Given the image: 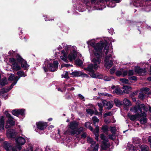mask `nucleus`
Listing matches in <instances>:
<instances>
[{"label": "nucleus", "mask_w": 151, "mask_h": 151, "mask_svg": "<svg viewBox=\"0 0 151 151\" xmlns=\"http://www.w3.org/2000/svg\"><path fill=\"white\" fill-rule=\"evenodd\" d=\"M87 141L91 144L90 147V149H92L93 151H98L99 145L98 143L94 141L93 139L89 137H87Z\"/></svg>", "instance_id": "obj_9"}, {"label": "nucleus", "mask_w": 151, "mask_h": 151, "mask_svg": "<svg viewBox=\"0 0 151 151\" xmlns=\"http://www.w3.org/2000/svg\"><path fill=\"white\" fill-rule=\"evenodd\" d=\"M99 132V128L97 127L93 131V132L95 136V139L97 141L98 140Z\"/></svg>", "instance_id": "obj_31"}, {"label": "nucleus", "mask_w": 151, "mask_h": 151, "mask_svg": "<svg viewBox=\"0 0 151 151\" xmlns=\"http://www.w3.org/2000/svg\"><path fill=\"white\" fill-rule=\"evenodd\" d=\"M9 55L10 56H15L16 58L17 55H19L17 54L15 51L14 52L12 50H10L8 52Z\"/></svg>", "instance_id": "obj_38"}, {"label": "nucleus", "mask_w": 151, "mask_h": 151, "mask_svg": "<svg viewBox=\"0 0 151 151\" xmlns=\"http://www.w3.org/2000/svg\"><path fill=\"white\" fill-rule=\"evenodd\" d=\"M113 92L114 93H116L117 94H122L123 92H125V91H124L122 92V91L119 88H116L114 91Z\"/></svg>", "instance_id": "obj_37"}, {"label": "nucleus", "mask_w": 151, "mask_h": 151, "mask_svg": "<svg viewBox=\"0 0 151 151\" xmlns=\"http://www.w3.org/2000/svg\"><path fill=\"white\" fill-rule=\"evenodd\" d=\"M114 101L115 104L117 106H120L122 104V101L117 99H114Z\"/></svg>", "instance_id": "obj_32"}, {"label": "nucleus", "mask_w": 151, "mask_h": 151, "mask_svg": "<svg viewBox=\"0 0 151 151\" xmlns=\"http://www.w3.org/2000/svg\"><path fill=\"white\" fill-rule=\"evenodd\" d=\"M5 113L6 115V116L9 118H11L12 117L10 114L8 113V112H5Z\"/></svg>", "instance_id": "obj_58"}, {"label": "nucleus", "mask_w": 151, "mask_h": 151, "mask_svg": "<svg viewBox=\"0 0 151 151\" xmlns=\"http://www.w3.org/2000/svg\"><path fill=\"white\" fill-rule=\"evenodd\" d=\"M138 97L140 99L143 100L145 98V95L143 93H140L139 94Z\"/></svg>", "instance_id": "obj_49"}, {"label": "nucleus", "mask_w": 151, "mask_h": 151, "mask_svg": "<svg viewBox=\"0 0 151 151\" xmlns=\"http://www.w3.org/2000/svg\"><path fill=\"white\" fill-rule=\"evenodd\" d=\"M119 80L122 83L125 84H128L129 82L128 80L126 78H120L119 79Z\"/></svg>", "instance_id": "obj_44"}, {"label": "nucleus", "mask_w": 151, "mask_h": 151, "mask_svg": "<svg viewBox=\"0 0 151 151\" xmlns=\"http://www.w3.org/2000/svg\"><path fill=\"white\" fill-rule=\"evenodd\" d=\"M64 49L59 52L62 55L60 57V58L64 62H72L76 59L77 56V47L75 46L67 45L65 43H62Z\"/></svg>", "instance_id": "obj_3"}, {"label": "nucleus", "mask_w": 151, "mask_h": 151, "mask_svg": "<svg viewBox=\"0 0 151 151\" xmlns=\"http://www.w3.org/2000/svg\"><path fill=\"white\" fill-rule=\"evenodd\" d=\"M78 96L79 98L82 99L83 101H85V97L84 96H83L81 94H79L78 95Z\"/></svg>", "instance_id": "obj_52"}, {"label": "nucleus", "mask_w": 151, "mask_h": 151, "mask_svg": "<svg viewBox=\"0 0 151 151\" xmlns=\"http://www.w3.org/2000/svg\"><path fill=\"white\" fill-rule=\"evenodd\" d=\"M24 110L23 109H15L12 111V114L16 116H18L19 115L23 116L24 115Z\"/></svg>", "instance_id": "obj_17"}, {"label": "nucleus", "mask_w": 151, "mask_h": 151, "mask_svg": "<svg viewBox=\"0 0 151 151\" xmlns=\"http://www.w3.org/2000/svg\"><path fill=\"white\" fill-rule=\"evenodd\" d=\"M128 116L130 118L131 120L132 121H134L137 118H140V114H136L135 115H130L129 114H128Z\"/></svg>", "instance_id": "obj_26"}, {"label": "nucleus", "mask_w": 151, "mask_h": 151, "mask_svg": "<svg viewBox=\"0 0 151 151\" xmlns=\"http://www.w3.org/2000/svg\"><path fill=\"white\" fill-rule=\"evenodd\" d=\"M16 59L17 61L20 63L21 66L24 70H27L29 67L27 62L23 59L19 55H17L16 56Z\"/></svg>", "instance_id": "obj_8"}, {"label": "nucleus", "mask_w": 151, "mask_h": 151, "mask_svg": "<svg viewBox=\"0 0 151 151\" xmlns=\"http://www.w3.org/2000/svg\"><path fill=\"white\" fill-rule=\"evenodd\" d=\"M137 149L134 147L133 145L130 144H128L127 147V150L129 151H137Z\"/></svg>", "instance_id": "obj_28"}, {"label": "nucleus", "mask_w": 151, "mask_h": 151, "mask_svg": "<svg viewBox=\"0 0 151 151\" xmlns=\"http://www.w3.org/2000/svg\"><path fill=\"white\" fill-rule=\"evenodd\" d=\"M104 103L105 104V105L106 106H107L106 108L108 109H111L113 106V102L111 101L107 102L105 100L104 101Z\"/></svg>", "instance_id": "obj_25"}, {"label": "nucleus", "mask_w": 151, "mask_h": 151, "mask_svg": "<svg viewBox=\"0 0 151 151\" xmlns=\"http://www.w3.org/2000/svg\"><path fill=\"white\" fill-rule=\"evenodd\" d=\"M71 74L73 77H78L82 76H83V77H88L87 75L83 73L80 71H74L72 72L71 73Z\"/></svg>", "instance_id": "obj_19"}, {"label": "nucleus", "mask_w": 151, "mask_h": 151, "mask_svg": "<svg viewBox=\"0 0 151 151\" xmlns=\"http://www.w3.org/2000/svg\"><path fill=\"white\" fill-rule=\"evenodd\" d=\"M69 126V132L70 134H71L72 132L74 131L75 129L77 128L78 126V124L75 122H70L68 124Z\"/></svg>", "instance_id": "obj_12"}, {"label": "nucleus", "mask_w": 151, "mask_h": 151, "mask_svg": "<svg viewBox=\"0 0 151 151\" xmlns=\"http://www.w3.org/2000/svg\"><path fill=\"white\" fill-rule=\"evenodd\" d=\"M26 137L25 136H18L15 138L16 143L15 147L17 151H20L22 149V146L24 145L26 140Z\"/></svg>", "instance_id": "obj_6"}, {"label": "nucleus", "mask_w": 151, "mask_h": 151, "mask_svg": "<svg viewBox=\"0 0 151 151\" xmlns=\"http://www.w3.org/2000/svg\"><path fill=\"white\" fill-rule=\"evenodd\" d=\"M140 142V139L138 138H134L133 139V142L134 144H137L138 143Z\"/></svg>", "instance_id": "obj_46"}, {"label": "nucleus", "mask_w": 151, "mask_h": 151, "mask_svg": "<svg viewBox=\"0 0 151 151\" xmlns=\"http://www.w3.org/2000/svg\"><path fill=\"white\" fill-rule=\"evenodd\" d=\"M91 123L89 122H87L85 123V126L88 128L91 131H93V129L92 127L90 126Z\"/></svg>", "instance_id": "obj_39"}, {"label": "nucleus", "mask_w": 151, "mask_h": 151, "mask_svg": "<svg viewBox=\"0 0 151 151\" xmlns=\"http://www.w3.org/2000/svg\"><path fill=\"white\" fill-rule=\"evenodd\" d=\"M5 117L1 116L0 118V131L2 132L4 129Z\"/></svg>", "instance_id": "obj_23"}, {"label": "nucleus", "mask_w": 151, "mask_h": 151, "mask_svg": "<svg viewBox=\"0 0 151 151\" xmlns=\"http://www.w3.org/2000/svg\"><path fill=\"white\" fill-rule=\"evenodd\" d=\"M122 88L125 90H131L132 89V88L131 87L129 86H124Z\"/></svg>", "instance_id": "obj_51"}, {"label": "nucleus", "mask_w": 151, "mask_h": 151, "mask_svg": "<svg viewBox=\"0 0 151 151\" xmlns=\"http://www.w3.org/2000/svg\"><path fill=\"white\" fill-rule=\"evenodd\" d=\"M62 78H64L66 79H68L69 78V77L68 75V72H64L63 74L62 75Z\"/></svg>", "instance_id": "obj_43"}, {"label": "nucleus", "mask_w": 151, "mask_h": 151, "mask_svg": "<svg viewBox=\"0 0 151 151\" xmlns=\"http://www.w3.org/2000/svg\"><path fill=\"white\" fill-rule=\"evenodd\" d=\"M15 122L13 120V118H9L6 121V128H8L10 127L11 126L14 125Z\"/></svg>", "instance_id": "obj_21"}, {"label": "nucleus", "mask_w": 151, "mask_h": 151, "mask_svg": "<svg viewBox=\"0 0 151 151\" xmlns=\"http://www.w3.org/2000/svg\"><path fill=\"white\" fill-rule=\"evenodd\" d=\"M83 130V127H81L79 128H78L75 129L74 131L72 132L71 135H74L75 134L78 135L80 134Z\"/></svg>", "instance_id": "obj_22"}, {"label": "nucleus", "mask_w": 151, "mask_h": 151, "mask_svg": "<svg viewBox=\"0 0 151 151\" xmlns=\"http://www.w3.org/2000/svg\"><path fill=\"white\" fill-rule=\"evenodd\" d=\"M135 70L136 73L142 76L145 75L146 72L145 68H140L139 67L136 68Z\"/></svg>", "instance_id": "obj_20"}, {"label": "nucleus", "mask_w": 151, "mask_h": 151, "mask_svg": "<svg viewBox=\"0 0 151 151\" xmlns=\"http://www.w3.org/2000/svg\"><path fill=\"white\" fill-rule=\"evenodd\" d=\"M98 94L99 95H103L106 96H108L109 97H111L112 96L111 94L107 93H99Z\"/></svg>", "instance_id": "obj_50"}, {"label": "nucleus", "mask_w": 151, "mask_h": 151, "mask_svg": "<svg viewBox=\"0 0 151 151\" xmlns=\"http://www.w3.org/2000/svg\"><path fill=\"white\" fill-rule=\"evenodd\" d=\"M72 86V85L71 84H65L64 86V88L65 91L66 89H67L68 90H74L75 89V88L74 87H71L69 88H68V87H70Z\"/></svg>", "instance_id": "obj_34"}, {"label": "nucleus", "mask_w": 151, "mask_h": 151, "mask_svg": "<svg viewBox=\"0 0 151 151\" xmlns=\"http://www.w3.org/2000/svg\"><path fill=\"white\" fill-rule=\"evenodd\" d=\"M109 138L110 139L114 140L115 139V137L114 134H110L109 135Z\"/></svg>", "instance_id": "obj_55"}, {"label": "nucleus", "mask_w": 151, "mask_h": 151, "mask_svg": "<svg viewBox=\"0 0 151 151\" xmlns=\"http://www.w3.org/2000/svg\"><path fill=\"white\" fill-rule=\"evenodd\" d=\"M129 80L136 81L137 80V78L135 76H131L129 77Z\"/></svg>", "instance_id": "obj_53"}, {"label": "nucleus", "mask_w": 151, "mask_h": 151, "mask_svg": "<svg viewBox=\"0 0 151 151\" xmlns=\"http://www.w3.org/2000/svg\"><path fill=\"white\" fill-rule=\"evenodd\" d=\"M23 151H33L32 147L30 146L29 148H28L27 150H24Z\"/></svg>", "instance_id": "obj_60"}, {"label": "nucleus", "mask_w": 151, "mask_h": 151, "mask_svg": "<svg viewBox=\"0 0 151 151\" xmlns=\"http://www.w3.org/2000/svg\"><path fill=\"white\" fill-rule=\"evenodd\" d=\"M138 106H139L140 108H141V112L142 113V109L144 111H147V108H146L145 106V105L144 104H141L140 105Z\"/></svg>", "instance_id": "obj_40"}, {"label": "nucleus", "mask_w": 151, "mask_h": 151, "mask_svg": "<svg viewBox=\"0 0 151 151\" xmlns=\"http://www.w3.org/2000/svg\"><path fill=\"white\" fill-rule=\"evenodd\" d=\"M9 62L11 64L12 68L15 70H19L21 69V67L17 62V60L12 58L9 59Z\"/></svg>", "instance_id": "obj_7"}, {"label": "nucleus", "mask_w": 151, "mask_h": 151, "mask_svg": "<svg viewBox=\"0 0 151 151\" xmlns=\"http://www.w3.org/2000/svg\"><path fill=\"white\" fill-rule=\"evenodd\" d=\"M110 71L111 74L114 73L115 71V69L114 68H113L110 70Z\"/></svg>", "instance_id": "obj_61"}, {"label": "nucleus", "mask_w": 151, "mask_h": 151, "mask_svg": "<svg viewBox=\"0 0 151 151\" xmlns=\"http://www.w3.org/2000/svg\"><path fill=\"white\" fill-rule=\"evenodd\" d=\"M111 113L110 112H108L106 113L104 115V117H106L108 116H111Z\"/></svg>", "instance_id": "obj_59"}, {"label": "nucleus", "mask_w": 151, "mask_h": 151, "mask_svg": "<svg viewBox=\"0 0 151 151\" xmlns=\"http://www.w3.org/2000/svg\"><path fill=\"white\" fill-rule=\"evenodd\" d=\"M102 129L104 132H106L108 131V127L106 125H104L102 127Z\"/></svg>", "instance_id": "obj_45"}, {"label": "nucleus", "mask_w": 151, "mask_h": 151, "mask_svg": "<svg viewBox=\"0 0 151 151\" xmlns=\"http://www.w3.org/2000/svg\"><path fill=\"white\" fill-rule=\"evenodd\" d=\"M142 91L145 92L147 94H151V90L150 88L147 87L143 88L142 89Z\"/></svg>", "instance_id": "obj_33"}, {"label": "nucleus", "mask_w": 151, "mask_h": 151, "mask_svg": "<svg viewBox=\"0 0 151 151\" xmlns=\"http://www.w3.org/2000/svg\"><path fill=\"white\" fill-rule=\"evenodd\" d=\"M90 44L94 47V49L93 51L94 56V57H91V60L94 63V65H93L92 64H90L87 67L84 68V70H86V72L92 78H102L106 81H110L113 78L112 76L109 77L105 76L101 77V76H97L94 73L95 71L94 69L95 70H97L99 67V65L101 63V58L102 57L100 51L101 48L98 49L97 45L95 44L94 42H93V41H91Z\"/></svg>", "instance_id": "obj_1"}, {"label": "nucleus", "mask_w": 151, "mask_h": 151, "mask_svg": "<svg viewBox=\"0 0 151 151\" xmlns=\"http://www.w3.org/2000/svg\"><path fill=\"white\" fill-rule=\"evenodd\" d=\"M19 79L18 76H16L15 77L14 74H12L8 78V80L11 81H13L14 82L9 87H8L7 88H3L1 90V92L2 93H6L5 94L6 96L4 97L5 99H6L7 98V94L6 92L11 89L17 83V81Z\"/></svg>", "instance_id": "obj_5"}, {"label": "nucleus", "mask_w": 151, "mask_h": 151, "mask_svg": "<svg viewBox=\"0 0 151 151\" xmlns=\"http://www.w3.org/2000/svg\"><path fill=\"white\" fill-rule=\"evenodd\" d=\"M87 136V134L86 132H83L81 135V137L83 138H85Z\"/></svg>", "instance_id": "obj_57"}, {"label": "nucleus", "mask_w": 151, "mask_h": 151, "mask_svg": "<svg viewBox=\"0 0 151 151\" xmlns=\"http://www.w3.org/2000/svg\"><path fill=\"white\" fill-rule=\"evenodd\" d=\"M104 100H102L100 102L98 103V105L99 107V111L101 115H102V111L103 106H105V104L104 103Z\"/></svg>", "instance_id": "obj_27"}, {"label": "nucleus", "mask_w": 151, "mask_h": 151, "mask_svg": "<svg viewBox=\"0 0 151 151\" xmlns=\"http://www.w3.org/2000/svg\"><path fill=\"white\" fill-rule=\"evenodd\" d=\"M111 132L113 133H114L116 131V129L115 127H113L111 128Z\"/></svg>", "instance_id": "obj_56"}, {"label": "nucleus", "mask_w": 151, "mask_h": 151, "mask_svg": "<svg viewBox=\"0 0 151 151\" xmlns=\"http://www.w3.org/2000/svg\"><path fill=\"white\" fill-rule=\"evenodd\" d=\"M116 6L115 3L113 1H110L109 4H107V6L109 7H114Z\"/></svg>", "instance_id": "obj_41"}, {"label": "nucleus", "mask_w": 151, "mask_h": 151, "mask_svg": "<svg viewBox=\"0 0 151 151\" xmlns=\"http://www.w3.org/2000/svg\"><path fill=\"white\" fill-rule=\"evenodd\" d=\"M37 128L40 130H42L45 129L47 126L46 123L39 122L36 123Z\"/></svg>", "instance_id": "obj_16"}, {"label": "nucleus", "mask_w": 151, "mask_h": 151, "mask_svg": "<svg viewBox=\"0 0 151 151\" xmlns=\"http://www.w3.org/2000/svg\"><path fill=\"white\" fill-rule=\"evenodd\" d=\"M127 75L128 76L130 77V76H132L134 74V72L132 70H129L128 71H127Z\"/></svg>", "instance_id": "obj_48"}, {"label": "nucleus", "mask_w": 151, "mask_h": 151, "mask_svg": "<svg viewBox=\"0 0 151 151\" xmlns=\"http://www.w3.org/2000/svg\"><path fill=\"white\" fill-rule=\"evenodd\" d=\"M75 63L77 65L79 66L81 65L83 63L82 61L80 59H77L76 60Z\"/></svg>", "instance_id": "obj_42"}, {"label": "nucleus", "mask_w": 151, "mask_h": 151, "mask_svg": "<svg viewBox=\"0 0 151 151\" xmlns=\"http://www.w3.org/2000/svg\"><path fill=\"white\" fill-rule=\"evenodd\" d=\"M17 74L18 75L19 78L21 77H24L26 76V75L24 73L23 71L21 70L17 72Z\"/></svg>", "instance_id": "obj_35"}, {"label": "nucleus", "mask_w": 151, "mask_h": 151, "mask_svg": "<svg viewBox=\"0 0 151 151\" xmlns=\"http://www.w3.org/2000/svg\"><path fill=\"white\" fill-rule=\"evenodd\" d=\"M78 10L79 12H83L84 11V10L81 7L80 8L79 7H78Z\"/></svg>", "instance_id": "obj_64"}, {"label": "nucleus", "mask_w": 151, "mask_h": 151, "mask_svg": "<svg viewBox=\"0 0 151 151\" xmlns=\"http://www.w3.org/2000/svg\"><path fill=\"white\" fill-rule=\"evenodd\" d=\"M140 117L139 118V119H140L139 121L140 123L142 124H144L146 123L147 122L146 114L145 112H143L140 114Z\"/></svg>", "instance_id": "obj_15"}, {"label": "nucleus", "mask_w": 151, "mask_h": 151, "mask_svg": "<svg viewBox=\"0 0 151 151\" xmlns=\"http://www.w3.org/2000/svg\"><path fill=\"white\" fill-rule=\"evenodd\" d=\"M93 41L94 43L96 45H97L98 49L101 48L100 50L102 56V53L101 52V50L104 47V52H105L106 57L105 58V66L107 68H109L111 67L113 65V61L111 60H109V59L111 58L112 55L111 54L112 52V49L111 47H109V45L107 43V42L104 40L101 41L100 43H96V42L95 39L89 41L87 42V43L88 45H91L92 48L91 49H89V52L91 54V57H94V56L93 51H94V47L92 46L90 43L91 41ZM102 58V57H101Z\"/></svg>", "instance_id": "obj_2"}, {"label": "nucleus", "mask_w": 151, "mask_h": 151, "mask_svg": "<svg viewBox=\"0 0 151 151\" xmlns=\"http://www.w3.org/2000/svg\"><path fill=\"white\" fill-rule=\"evenodd\" d=\"M116 74L118 76H121L124 77L127 75V70H125L122 69H121L117 71Z\"/></svg>", "instance_id": "obj_18"}, {"label": "nucleus", "mask_w": 151, "mask_h": 151, "mask_svg": "<svg viewBox=\"0 0 151 151\" xmlns=\"http://www.w3.org/2000/svg\"><path fill=\"white\" fill-rule=\"evenodd\" d=\"M100 137L101 139L103 140L102 147L104 149H106L107 148L110 146L109 143L108 142V139L103 134H101Z\"/></svg>", "instance_id": "obj_10"}, {"label": "nucleus", "mask_w": 151, "mask_h": 151, "mask_svg": "<svg viewBox=\"0 0 151 151\" xmlns=\"http://www.w3.org/2000/svg\"><path fill=\"white\" fill-rule=\"evenodd\" d=\"M130 110L131 111L135 113L139 112L140 113L141 112V108H140L138 106H135L132 107Z\"/></svg>", "instance_id": "obj_24"}, {"label": "nucleus", "mask_w": 151, "mask_h": 151, "mask_svg": "<svg viewBox=\"0 0 151 151\" xmlns=\"http://www.w3.org/2000/svg\"><path fill=\"white\" fill-rule=\"evenodd\" d=\"M123 103L126 106H130L132 105L131 101L128 99L125 98L123 100Z\"/></svg>", "instance_id": "obj_29"}, {"label": "nucleus", "mask_w": 151, "mask_h": 151, "mask_svg": "<svg viewBox=\"0 0 151 151\" xmlns=\"http://www.w3.org/2000/svg\"><path fill=\"white\" fill-rule=\"evenodd\" d=\"M104 122L106 123H109L110 122V120L108 119H105L104 120Z\"/></svg>", "instance_id": "obj_63"}, {"label": "nucleus", "mask_w": 151, "mask_h": 151, "mask_svg": "<svg viewBox=\"0 0 151 151\" xmlns=\"http://www.w3.org/2000/svg\"><path fill=\"white\" fill-rule=\"evenodd\" d=\"M62 67H68L70 66H72V65H70V64H63L61 65Z\"/></svg>", "instance_id": "obj_54"}, {"label": "nucleus", "mask_w": 151, "mask_h": 151, "mask_svg": "<svg viewBox=\"0 0 151 151\" xmlns=\"http://www.w3.org/2000/svg\"><path fill=\"white\" fill-rule=\"evenodd\" d=\"M6 136L8 138H15L17 132L14 130L8 129L6 131Z\"/></svg>", "instance_id": "obj_14"}, {"label": "nucleus", "mask_w": 151, "mask_h": 151, "mask_svg": "<svg viewBox=\"0 0 151 151\" xmlns=\"http://www.w3.org/2000/svg\"><path fill=\"white\" fill-rule=\"evenodd\" d=\"M58 65V63L57 61H54L53 59L46 60L44 62L43 68L45 72H47L49 69L52 72L57 70Z\"/></svg>", "instance_id": "obj_4"}, {"label": "nucleus", "mask_w": 151, "mask_h": 151, "mask_svg": "<svg viewBox=\"0 0 151 151\" xmlns=\"http://www.w3.org/2000/svg\"><path fill=\"white\" fill-rule=\"evenodd\" d=\"M3 146L7 151H17L15 147L13 148L11 145L7 142L5 141L4 142Z\"/></svg>", "instance_id": "obj_13"}, {"label": "nucleus", "mask_w": 151, "mask_h": 151, "mask_svg": "<svg viewBox=\"0 0 151 151\" xmlns=\"http://www.w3.org/2000/svg\"><path fill=\"white\" fill-rule=\"evenodd\" d=\"M82 1L86 6L89 7L91 4L94 6L99 5V2L97 0H82Z\"/></svg>", "instance_id": "obj_11"}, {"label": "nucleus", "mask_w": 151, "mask_h": 151, "mask_svg": "<svg viewBox=\"0 0 151 151\" xmlns=\"http://www.w3.org/2000/svg\"><path fill=\"white\" fill-rule=\"evenodd\" d=\"M141 150H139L138 151H148L149 147H148L145 145H142L141 147Z\"/></svg>", "instance_id": "obj_36"}, {"label": "nucleus", "mask_w": 151, "mask_h": 151, "mask_svg": "<svg viewBox=\"0 0 151 151\" xmlns=\"http://www.w3.org/2000/svg\"><path fill=\"white\" fill-rule=\"evenodd\" d=\"M92 120L95 124V126L96 127L95 129L97 127L99 128L98 124L99 122V119L97 117L94 116L92 117Z\"/></svg>", "instance_id": "obj_30"}, {"label": "nucleus", "mask_w": 151, "mask_h": 151, "mask_svg": "<svg viewBox=\"0 0 151 151\" xmlns=\"http://www.w3.org/2000/svg\"><path fill=\"white\" fill-rule=\"evenodd\" d=\"M86 112L91 115H92L94 113V111L93 110L89 109H86Z\"/></svg>", "instance_id": "obj_47"}, {"label": "nucleus", "mask_w": 151, "mask_h": 151, "mask_svg": "<svg viewBox=\"0 0 151 151\" xmlns=\"http://www.w3.org/2000/svg\"><path fill=\"white\" fill-rule=\"evenodd\" d=\"M108 30L110 34L112 33L114 31V29L112 28H110V29H108Z\"/></svg>", "instance_id": "obj_62"}]
</instances>
